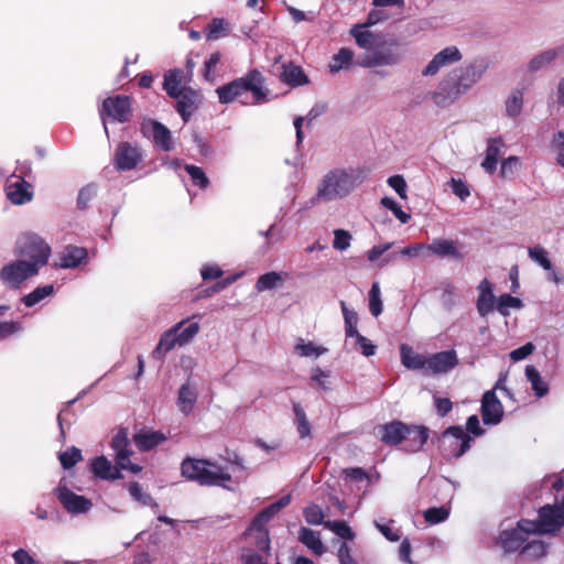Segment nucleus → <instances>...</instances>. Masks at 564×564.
Segmentation results:
<instances>
[{"instance_id": "obj_1", "label": "nucleus", "mask_w": 564, "mask_h": 564, "mask_svg": "<svg viewBox=\"0 0 564 564\" xmlns=\"http://www.w3.org/2000/svg\"><path fill=\"white\" fill-rule=\"evenodd\" d=\"M564 525V499L554 506H544L539 511V521L521 520L518 527L505 530L500 542L505 551H522L530 533L554 534Z\"/></svg>"}, {"instance_id": "obj_2", "label": "nucleus", "mask_w": 564, "mask_h": 564, "mask_svg": "<svg viewBox=\"0 0 564 564\" xmlns=\"http://www.w3.org/2000/svg\"><path fill=\"white\" fill-rule=\"evenodd\" d=\"M360 183V173L354 169L335 167L318 181L313 202L330 203L348 197Z\"/></svg>"}, {"instance_id": "obj_3", "label": "nucleus", "mask_w": 564, "mask_h": 564, "mask_svg": "<svg viewBox=\"0 0 564 564\" xmlns=\"http://www.w3.org/2000/svg\"><path fill=\"white\" fill-rule=\"evenodd\" d=\"M181 473L186 479L207 487H224L225 482L231 480V476L226 467L209 459L186 457L181 464Z\"/></svg>"}, {"instance_id": "obj_4", "label": "nucleus", "mask_w": 564, "mask_h": 564, "mask_svg": "<svg viewBox=\"0 0 564 564\" xmlns=\"http://www.w3.org/2000/svg\"><path fill=\"white\" fill-rule=\"evenodd\" d=\"M249 91L252 94L254 101L259 102L264 99L263 78L258 70H252L247 76L237 78L216 89L221 104H229L236 99H240L245 104L246 100L242 97Z\"/></svg>"}, {"instance_id": "obj_5", "label": "nucleus", "mask_w": 564, "mask_h": 564, "mask_svg": "<svg viewBox=\"0 0 564 564\" xmlns=\"http://www.w3.org/2000/svg\"><path fill=\"white\" fill-rule=\"evenodd\" d=\"M14 252L22 261H28L40 270L48 262L51 248L40 236L26 234L18 239Z\"/></svg>"}, {"instance_id": "obj_6", "label": "nucleus", "mask_w": 564, "mask_h": 564, "mask_svg": "<svg viewBox=\"0 0 564 564\" xmlns=\"http://www.w3.org/2000/svg\"><path fill=\"white\" fill-rule=\"evenodd\" d=\"M380 440L387 445H398L408 435L412 433L417 434L416 448H422L429 438V429L425 426L406 425L401 421H393L388 424L379 425L377 427Z\"/></svg>"}, {"instance_id": "obj_7", "label": "nucleus", "mask_w": 564, "mask_h": 564, "mask_svg": "<svg viewBox=\"0 0 564 564\" xmlns=\"http://www.w3.org/2000/svg\"><path fill=\"white\" fill-rule=\"evenodd\" d=\"M403 58V53L395 41H381L372 52L364 53L357 59V65L360 67H378V66H393L399 64Z\"/></svg>"}, {"instance_id": "obj_8", "label": "nucleus", "mask_w": 564, "mask_h": 564, "mask_svg": "<svg viewBox=\"0 0 564 564\" xmlns=\"http://www.w3.org/2000/svg\"><path fill=\"white\" fill-rule=\"evenodd\" d=\"M471 437L462 426L446 429L441 437V449L446 458H459L470 447Z\"/></svg>"}, {"instance_id": "obj_9", "label": "nucleus", "mask_w": 564, "mask_h": 564, "mask_svg": "<svg viewBox=\"0 0 564 564\" xmlns=\"http://www.w3.org/2000/svg\"><path fill=\"white\" fill-rule=\"evenodd\" d=\"M466 93L459 77L453 69L438 83L432 94V100L438 107H448Z\"/></svg>"}, {"instance_id": "obj_10", "label": "nucleus", "mask_w": 564, "mask_h": 564, "mask_svg": "<svg viewBox=\"0 0 564 564\" xmlns=\"http://www.w3.org/2000/svg\"><path fill=\"white\" fill-rule=\"evenodd\" d=\"M39 271L35 265L30 264L28 261L17 259L0 269V281L4 286L17 290L24 281L36 275Z\"/></svg>"}, {"instance_id": "obj_11", "label": "nucleus", "mask_w": 564, "mask_h": 564, "mask_svg": "<svg viewBox=\"0 0 564 564\" xmlns=\"http://www.w3.org/2000/svg\"><path fill=\"white\" fill-rule=\"evenodd\" d=\"M111 447L116 453V462L121 469H128L133 474H138L141 467L130 462L132 451L129 447L127 430H120L111 441Z\"/></svg>"}, {"instance_id": "obj_12", "label": "nucleus", "mask_w": 564, "mask_h": 564, "mask_svg": "<svg viewBox=\"0 0 564 564\" xmlns=\"http://www.w3.org/2000/svg\"><path fill=\"white\" fill-rule=\"evenodd\" d=\"M111 447L116 453V462L121 469H128L133 474H138L141 467L130 462L132 451L129 447L127 430H120L111 441Z\"/></svg>"}, {"instance_id": "obj_13", "label": "nucleus", "mask_w": 564, "mask_h": 564, "mask_svg": "<svg viewBox=\"0 0 564 564\" xmlns=\"http://www.w3.org/2000/svg\"><path fill=\"white\" fill-rule=\"evenodd\" d=\"M111 447L116 453V462L121 469H128L133 474H138L141 467L130 462L132 451L129 447L127 430H120L111 441Z\"/></svg>"}, {"instance_id": "obj_14", "label": "nucleus", "mask_w": 564, "mask_h": 564, "mask_svg": "<svg viewBox=\"0 0 564 564\" xmlns=\"http://www.w3.org/2000/svg\"><path fill=\"white\" fill-rule=\"evenodd\" d=\"M7 198L14 205H23L33 199V187L22 176L11 175L6 185Z\"/></svg>"}, {"instance_id": "obj_15", "label": "nucleus", "mask_w": 564, "mask_h": 564, "mask_svg": "<svg viewBox=\"0 0 564 564\" xmlns=\"http://www.w3.org/2000/svg\"><path fill=\"white\" fill-rule=\"evenodd\" d=\"M55 491L59 502L69 513H86L93 507L89 499L73 492L66 486L59 485Z\"/></svg>"}, {"instance_id": "obj_16", "label": "nucleus", "mask_w": 564, "mask_h": 564, "mask_svg": "<svg viewBox=\"0 0 564 564\" xmlns=\"http://www.w3.org/2000/svg\"><path fill=\"white\" fill-rule=\"evenodd\" d=\"M462 59V53L456 46H447L440 51L423 68V76H434L444 67L451 66Z\"/></svg>"}, {"instance_id": "obj_17", "label": "nucleus", "mask_w": 564, "mask_h": 564, "mask_svg": "<svg viewBox=\"0 0 564 564\" xmlns=\"http://www.w3.org/2000/svg\"><path fill=\"white\" fill-rule=\"evenodd\" d=\"M458 364L455 350H445L427 357L425 375H441L454 369Z\"/></svg>"}, {"instance_id": "obj_18", "label": "nucleus", "mask_w": 564, "mask_h": 564, "mask_svg": "<svg viewBox=\"0 0 564 564\" xmlns=\"http://www.w3.org/2000/svg\"><path fill=\"white\" fill-rule=\"evenodd\" d=\"M142 156L140 147L122 142L118 145L115 153L116 167L121 171H130L138 165Z\"/></svg>"}, {"instance_id": "obj_19", "label": "nucleus", "mask_w": 564, "mask_h": 564, "mask_svg": "<svg viewBox=\"0 0 564 564\" xmlns=\"http://www.w3.org/2000/svg\"><path fill=\"white\" fill-rule=\"evenodd\" d=\"M102 112L113 120L126 122L131 116V101L127 96L109 97L102 102Z\"/></svg>"}, {"instance_id": "obj_20", "label": "nucleus", "mask_w": 564, "mask_h": 564, "mask_svg": "<svg viewBox=\"0 0 564 564\" xmlns=\"http://www.w3.org/2000/svg\"><path fill=\"white\" fill-rule=\"evenodd\" d=\"M503 414V408L494 390L485 392L481 400V415L485 424H498Z\"/></svg>"}, {"instance_id": "obj_21", "label": "nucleus", "mask_w": 564, "mask_h": 564, "mask_svg": "<svg viewBox=\"0 0 564 564\" xmlns=\"http://www.w3.org/2000/svg\"><path fill=\"white\" fill-rule=\"evenodd\" d=\"M488 65L485 61L476 59L473 63L455 68L466 91L476 85L487 72Z\"/></svg>"}, {"instance_id": "obj_22", "label": "nucleus", "mask_w": 564, "mask_h": 564, "mask_svg": "<svg viewBox=\"0 0 564 564\" xmlns=\"http://www.w3.org/2000/svg\"><path fill=\"white\" fill-rule=\"evenodd\" d=\"M477 290L479 292L476 302L477 312L481 317H485L494 312L497 305V299L494 294L492 283L489 280L484 279L478 284Z\"/></svg>"}, {"instance_id": "obj_23", "label": "nucleus", "mask_w": 564, "mask_h": 564, "mask_svg": "<svg viewBox=\"0 0 564 564\" xmlns=\"http://www.w3.org/2000/svg\"><path fill=\"white\" fill-rule=\"evenodd\" d=\"M564 54V46L544 50L534 55L527 64L530 73H536L551 65L558 56Z\"/></svg>"}, {"instance_id": "obj_24", "label": "nucleus", "mask_w": 564, "mask_h": 564, "mask_svg": "<svg viewBox=\"0 0 564 564\" xmlns=\"http://www.w3.org/2000/svg\"><path fill=\"white\" fill-rule=\"evenodd\" d=\"M426 251L441 258L451 257L457 260L463 259V254L454 240L434 239L430 245H426Z\"/></svg>"}, {"instance_id": "obj_25", "label": "nucleus", "mask_w": 564, "mask_h": 564, "mask_svg": "<svg viewBox=\"0 0 564 564\" xmlns=\"http://www.w3.org/2000/svg\"><path fill=\"white\" fill-rule=\"evenodd\" d=\"M184 325V321L177 323L172 328L162 334L158 346L153 350V357L156 359H161L166 352L172 350L175 346H178V340L176 333Z\"/></svg>"}, {"instance_id": "obj_26", "label": "nucleus", "mask_w": 564, "mask_h": 564, "mask_svg": "<svg viewBox=\"0 0 564 564\" xmlns=\"http://www.w3.org/2000/svg\"><path fill=\"white\" fill-rule=\"evenodd\" d=\"M367 26L362 24H355L349 34L356 40L358 46L365 50V53L372 52L378 42V35L373 32L365 30Z\"/></svg>"}, {"instance_id": "obj_27", "label": "nucleus", "mask_w": 564, "mask_h": 564, "mask_svg": "<svg viewBox=\"0 0 564 564\" xmlns=\"http://www.w3.org/2000/svg\"><path fill=\"white\" fill-rule=\"evenodd\" d=\"M197 397L198 393L196 387L191 384L189 381L184 383L180 388L177 395V406L180 411L183 414L188 415L194 409V405L197 401Z\"/></svg>"}, {"instance_id": "obj_28", "label": "nucleus", "mask_w": 564, "mask_h": 564, "mask_svg": "<svg viewBox=\"0 0 564 564\" xmlns=\"http://www.w3.org/2000/svg\"><path fill=\"white\" fill-rule=\"evenodd\" d=\"M91 471L101 479L115 480L122 477L120 470L105 457H96L91 462Z\"/></svg>"}, {"instance_id": "obj_29", "label": "nucleus", "mask_w": 564, "mask_h": 564, "mask_svg": "<svg viewBox=\"0 0 564 564\" xmlns=\"http://www.w3.org/2000/svg\"><path fill=\"white\" fill-rule=\"evenodd\" d=\"M402 365L408 369L422 370L425 375L427 357L415 352L410 346L400 348Z\"/></svg>"}, {"instance_id": "obj_30", "label": "nucleus", "mask_w": 564, "mask_h": 564, "mask_svg": "<svg viewBox=\"0 0 564 564\" xmlns=\"http://www.w3.org/2000/svg\"><path fill=\"white\" fill-rule=\"evenodd\" d=\"M503 141L500 138L491 139L488 141V147L486 150V158L481 162V167L487 173H494L497 169L498 159L501 154V148L503 147Z\"/></svg>"}, {"instance_id": "obj_31", "label": "nucleus", "mask_w": 564, "mask_h": 564, "mask_svg": "<svg viewBox=\"0 0 564 564\" xmlns=\"http://www.w3.org/2000/svg\"><path fill=\"white\" fill-rule=\"evenodd\" d=\"M175 99L177 100V111L186 122L193 110L196 108L198 95L191 88H187Z\"/></svg>"}, {"instance_id": "obj_32", "label": "nucleus", "mask_w": 564, "mask_h": 564, "mask_svg": "<svg viewBox=\"0 0 564 564\" xmlns=\"http://www.w3.org/2000/svg\"><path fill=\"white\" fill-rule=\"evenodd\" d=\"M151 128L154 143L165 152L171 151L173 149L171 131L158 121H152Z\"/></svg>"}, {"instance_id": "obj_33", "label": "nucleus", "mask_w": 564, "mask_h": 564, "mask_svg": "<svg viewBox=\"0 0 564 564\" xmlns=\"http://www.w3.org/2000/svg\"><path fill=\"white\" fill-rule=\"evenodd\" d=\"M280 78L292 86H299L307 83V77L302 68L294 64H283L281 66Z\"/></svg>"}, {"instance_id": "obj_34", "label": "nucleus", "mask_w": 564, "mask_h": 564, "mask_svg": "<svg viewBox=\"0 0 564 564\" xmlns=\"http://www.w3.org/2000/svg\"><path fill=\"white\" fill-rule=\"evenodd\" d=\"M299 540L316 555H322L325 552V546L321 541L319 534L311 529L301 528L299 531Z\"/></svg>"}, {"instance_id": "obj_35", "label": "nucleus", "mask_w": 564, "mask_h": 564, "mask_svg": "<svg viewBox=\"0 0 564 564\" xmlns=\"http://www.w3.org/2000/svg\"><path fill=\"white\" fill-rule=\"evenodd\" d=\"M86 257V249L74 246L67 247L61 257L59 267L64 269L76 268Z\"/></svg>"}, {"instance_id": "obj_36", "label": "nucleus", "mask_w": 564, "mask_h": 564, "mask_svg": "<svg viewBox=\"0 0 564 564\" xmlns=\"http://www.w3.org/2000/svg\"><path fill=\"white\" fill-rule=\"evenodd\" d=\"M182 70L173 69L164 76L163 88L172 98L178 97L187 88L181 86Z\"/></svg>"}, {"instance_id": "obj_37", "label": "nucleus", "mask_w": 564, "mask_h": 564, "mask_svg": "<svg viewBox=\"0 0 564 564\" xmlns=\"http://www.w3.org/2000/svg\"><path fill=\"white\" fill-rule=\"evenodd\" d=\"M525 377L531 383L534 394L539 398L544 397L549 392V387L540 376V372L533 365L525 367Z\"/></svg>"}, {"instance_id": "obj_38", "label": "nucleus", "mask_w": 564, "mask_h": 564, "mask_svg": "<svg viewBox=\"0 0 564 564\" xmlns=\"http://www.w3.org/2000/svg\"><path fill=\"white\" fill-rule=\"evenodd\" d=\"M135 445L141 451H149L165 440L164 435L158 432H141L133 437Z\"/></svg>"}, {"instance_id": "obj_39", "label": "nucleus", "mask_w": 564, "mask_h": 564, "mask_svg": "<svg viewBox=\"0 0 564 564\" xmlns=\"http://www.w3.org/2000/svg\"><path fill=\"white\" fill-rule=\"evenodd\" d=\"M294 411V424L296 426V431L301 438H306L311 436V423L307 420L306 413L302 405L297 402L293 403Z\"/></svg>"}, {"instance_id": "obj_40", "label": "nucleus", "mask_w": 564, "mask_h": 564, "mask_svg": "<svg viewBox=\"0 0 564 564\" xmlns=\"http://www.w3.org/2000/svg\"><path fill=\"white\" fill-rule=\"evenodd\" d=\"M523 307V303L520 299L514 297L508 293L501 294L497 299L496 310L505 317L510 315V310H520Z\"/></svg>"}, {"instance_id": "obj_41", "label": "nucleus", "mask_w": 564, "mask_h": 564, "mask_svg": "<svg viewBox=\"0 0 564 564\" xmlns=\"http://www.w3.org/2000/svg\"><path fill=\"white\" fill-rule=\"evenodd\" d=\"M340 308L344 315L345 334L347 338L358 335L357 324L358 315L355 311L349 310L344 301H340Z\"/></svg>"}, {"instance_id": "obj_42", "label": "nucleus", "mask_w": 564, "mask_h": 564, "mask_svg": "<svg viewBox=\"0 0 564 564\" xmlns=\"http://www.w3.org/2000/svg\"><path fill=\"white\" fill-rule=\"evenodd\" d=\"M523 93L519 89L511 91L506 100V113L508 117L516 118L522 111Z\"/></svg>"}, {"instance_id": "obj_43", "label": "nucleus", "mask_w": 564, "mask_h": 564, "mask_svg": "<svg viewBox=\"0 0 564 564\" xmlns=\"http://www.w3.org/2000/svg\"><path fill=\"white\" fill-rule=\"evenodd\" d=\"M547 545L541 540L527 542L522 547L521 554L530 560H536L546 554Z\"/></svg>"}, {"instance_id": "obj_44", "label": "nucleus", "mask_w": 564, "mask_h": 564, "mask_svg": "<svg viewBox=\"0 0 564 564\" xmlns=\"http://www.w3.org/2000/svg\"><path fill=\"white\" fill-rule=\"evenodd\" d=\"M354 52L349 48L343 47L338 51V53L333 57V61L329 65L330 72L336 73L343 68H348L352 62Z\"/></svg>"}, {"instance_id": "obj_45", "label": "nucleus", "mask_w": 564, "mask_h": 564, "mask_svg": "<svg viewBox=\"0 0 564 564\" xmlns=\"http://www.w3.org/2000/svg\"><path fill=\"white\" fill-rule=\"evenodd\" d=\"M54 291V286L52 284L36 288L34 291L29 293L22 299V302L25 306L31 307L37 304L40 301L44 300L46 296L51 295Z\"/></svg>"}, {"instance_id": "obj_46", "label": "nucleus", "mask_w": 564, "mask_h": 564, "mask_svg": "<svg viewBox=\"0 0 564 564\" xmlns=\"http://www.w3.org/2000/svg\"><path fill=\"white\" fill-rule=\"evenodd\" d=\"M295 352L302 357H319L321 355L325 354L327 351L326 348L316 346L313 343L308 341L305 343L303 339H301L296 346L294 347Z\"/></svg>"}, {"instance_id": "obj_47", "label": "nucleus", "mask_w": 564, "mask_h": 564, "mask_svg": "<svg viewBox=\"0 0 564 564\" xmlns=\"http://www.w3.org/2000/svg\"><path fill=\"white\" fill-rule=\"evenodd\" d=\"M369 311L375 317H378L382 313V300L378 282L372 283L369 291Z\"/></svg>"}, {"instance_id": "obj_48", "label": "nucleus", "mask_w": 564, "mask_h": 564, "mask_svg": "<svg viewBox=\"0 0 564 564\" xmlns=\"http://www.w3.org/2000/svg\"><path fill=\"white\" fill-rule=\"evenodd\" d=\"M529 257L532 261L540 264L544 270L552 271V263L549 259L547 251L541 247L535 246L528 249Z\"/></svg>"}, {"instance_id": "obj_49", "label": "nucleus", "mask_w": 564, "mask_h": 564, "mask_svg": "<svg viewBox=\"0 0 564 564\" xmlns=\"http://www.w3.org/2000/svg\"><path fill=\"white\" fill-rule=\"evenodd\" d=\"M324 527L333 531L341 539L354 540L355 538L351 528L344 521H326Z\"/></svg>"}, {"instance_id": "obj_50", "label": "nucleus", "mask_w": 564, "mask_h": 564, "mask_svg": "<svg viewBox=\"0 0 564 564\" xmlns=\"http://www.w3.org/2000/svg\"><path fill=\"white\" fill-rule=\"evenodd\" d=\"M58 459L65 469H69L82 459V452L79 448L73 446L68 451L59 453Z\"/></svg>"}, {"instance_id": "obj_51", "label": "nucleus", "mask_w": 564, "mask_h": 564, "mask_svg": "<svg viewBox=\"0 0 564 564\" xmlns=\"http://www.w3.org/2000/svg\"><path fill=\"white\" fill-rule=\"evenodd\" d=\"M426 522L431 524H437L445 521L449 516V510L445 507L430 508L423 513Z\"/></svg>"}, {"instance_id": "obj_52", "label": "nucleus", "mask_w": 564, "mask_h": 564, "mask_svg": "<svg viewBox=\"0 0 564 564\" xmlns=\"http://www.w3.org/2000/svg\"><path fill=\"white\" fill-rule=\"evenodd\" d=\"M185 170L195 185L199 186L200 188H206L208 186L209 180L200 167L187 164L185 165Z\"/></svg>"}, {"instance_id": "obj_53", "label": "nucleus", "mask_w": 564, "mask_h": 564, "mask_svg": "<svg viewBox=\"0 0 564 564\" xmlns=\"http://www.w3.org/2000/svg\"><path fill=\"white\" fill-rule=\"evenodd\" d=\"M304 518L308 524L318 525L324 524V512L317 505H311L304 509Z\"/></svg>"}, {"instance_id": "obj_54", "label": "nucleus", "mask_w": 564, "mask_h": 564, "mask_svg": "<svg viewBox=\"0 0 564 564\" xmlns=\"http://www.w3.org/2000/svg\"><path fill=\"white\" fill-rule=\"evenodd\" d=\"M279 281H281V276L276 272H269L258 279L256 288L259 292L271 290L276 286Z\"/></svg>"}, {"instance_id": "obj_55", "label": "nucleus", "mask_w": 564, "mask_h": 564, "mask_svg": "<svg viewBox=\"0 0 564 564\" xmlns=\"http://www.w3.org/2000/svg\"><path fill=\"white\" fill-rule=\"evenodd\" d=\"M129 492L137 501L144 506H156L153 498L149 494L143 492L141 486L138 482L130 484Z\"/></svg>"}, {"instance_id": "obj_56", "label": "nucleus", "mask_w": 564, "mask_h": 564, "mask_svg": "<svg viewBox=\"0 0 564 564\" xmlns=\"http://www.w3.org/2000/svg\"><path fill=\"white\" fill-rule=\"evenodd\" d=\"M381 204H382L386 208L390 209V210L393 213V215H394V216H395V217H397V218H398L402 224H406V223L409 221V219H410V217H411V216H410L409 214L404 213V212L401 209L400 205H399V204H398L393 198H391V197H383V198L381 199Z\"/></svg>"}, {"instance_id": "obj_57", "label": "nucleus", "mask_w": 564, "mask_h": 564, "mask_svg": "<svg viewBox=\"0 0 564 564\" xmlns=\"http://www.w3.org/2000/svg\"><path fill=\"white\" fill-rule=\"evenodd\" d=\"M351 235L344 229L334 230V242L333 247L339 251H344L349 248Z\"/></svg>"}, {"instance_id": "obj_58", "label": "nucleus", "mask_w": 564, "mask_h": 564, "mask_svg": "<svg viewBox=\"0 0 564 564\" xmlns=\"http://www.w3.org/2000/svg\"><path fill=\"white\" fill-rule=\"evenodd\" d=\"M199 332V325L197 323L189 324L186 328H184L182 332H177V340L178 346H184L188 344Z\"/></svg>"}, {"instance_id": "obj_59", "label": "nucleus", "mask_w": 564, "mask_h": 564, "mask_svg": "<svg viewBox=\"0 0 564 564\" xmlns=\"http://www.w3.org/2000/svg\"><path fill=\"white\" fill-rule=\"evenodd\" d=\"M351 338H355L356 346L364 356L370 357L375 355L376 346L367 337L358 333V335H354Z\"/></svg>"}, {"instance_id": "obj_60", "label": "nucleus", "mask_w": 564, "mask_h": 564, "mask_svg": "<svg viewBox=\"0 0 564 564\" xmlns=\"http://www.w3.org/2000/svg\"><path fill=\"white\" fill-rule=\"evenodd\" d=\"M389 18H391V14L387 10L382 8L373 9L368 13L367 21L364 23V25L373 26L382 21L388 20Z\"/></svg>"}, {"instance_id": "obj_61", "label": "nucleus", "mask_w": 564, "mask_h": 564, "mask_svg": "<svg viewBox=\"0 0 564 564\" xmlns=\"http://www.w3.org/2000/svg\"><path fill=\"white\" fill-rule=\"evenodd\" d=\"M312 381H314L321 389L329 390L330 381L329 373L327 371L322 370L321 368H315L312 370Z\"/></svg>"}, {"instance_id": "obj_62", "label": "nucleus", "mask_w": 564, "mask_h": 564, "mask_svg": "<svg viewBox=\"0 0 564 564\" xmlns=\"http://www.w3.org/2000/svg\"><path fill=\"white\" fill-rule=\"evenodd\" d=\"M455 292L456 288L453 284H444L441 300L446 310H452L455 306Z\"/></svg>"}, {"instance_id": "obj_63", "label": "nucleus", "mask_w": 564, "mask_h": 564, "mask_svg": "<svg viewBox=\"0 0 564 564\" xmlns=\"http://www.w3.org/2000/svg\"><path fill=\"white\" fill-rule=\"evenodd\" d=\"M519 166H520V161H519L518 156H509L502 161L500 174L502 177L512 176Z\"/></svg>"}, {"instance_id": "obj_64", "label": "nucleus", "mask_w": 564, "mask_h": 564, "mask_svg": "<svg viewBox=\"0 0 564 564\" xmlns=\"http://www.w3.org/2000/svg\"><path fill=\"white\" fill-rule=\"evenodd\" d=\"M552 147L557 153V162L564 167V131L554 134Z\"/></svg>"}]
</instances>
